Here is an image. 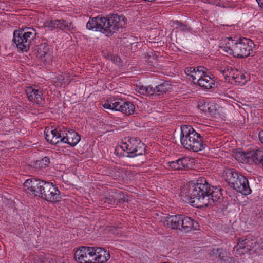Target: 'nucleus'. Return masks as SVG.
Masks as SVG:
<instances>
[{"mask_svg": "<svg viewBox=\"0 0 263 263\" xmlns=\"http://www.w3.org/2000/svg\"><path fill=\"white\" fill-rule=\"evenodd\" d=\"M186 190L188 194L186 196L190 198L189 202L193 206L201 208L214 203L222 209L226 208L222 189L211 186L204 177L199 178L196 183L187 187Z\"/></svg>", "mask_w": 263, "mask_h": 263, "instance_id": "nucleus-1", "label": "nucleus"}, {"mask_svg": "<svg viewBox=\"0 0 263 263\" xmlns=\"http://www.w3.org/2000/svg\"><path fill=\"white\" fill-rule=\"evenodd\" d=\"M24 186L27 192L35 196H39L47 202L55 203L62 199L61 192L53 183L30 178L24 182Z\"/></svg>", "mask_w": 263, "mask_h": 263, "instance_id": "nucleus-2", "label": "nucleus"}, {"mask_svg": "<svg viewBox=\"0 0 263 263\" xmlns=\"http://www.w3.org/2000/svg\"><path fill=\"white\" fill-rule=\"evenodd\" d=\"M125 17L117 14L108 15L106 17H95L90 18L86 24L88 30L95 29L106 36L110 37L125 24Z\"/></svg>", "mask_w": 263, "mask_h": 263, "instance_id": "nucleus-3", "label": "nucleus"}, {"mask_svg": "<svg viewBox=\"0 0 263 263\" xmlns=\"http://www.w3.org/2000/svg\"><path fill=\"white\" fill-rule=\"evenodd\" d=\"M255 46L254 42L246 37H231L220 48L229 54L234 57L245 58L253 52Z\"/></svg>", "mask_w": 263, "mask_h": 263, "instance_id": "nucleus-4", "label": "nucleus"}, {"mask_svg": "<svg viewBox=\"0 0 263 263\" xmlns=\"http://www.w3.org/2000/svg\"><path fill=\"white\" fill-rule=\"evenodd\" d=\"M180 139L184 148L194 152L201 151L207 146L204 136L190 125H184L181 127Z\"/></svg>", "mask_w": 263, "mask_h": 263, "instance_id": "nucleus-5", "label": "nucleus"}, {"mask_svg": "<svg viewBox=\"0 0 263 263\" xmlns=\"http://www.w3.org/2000/svg\"><path fill=\"white\" fill-rule=\"evenodd\" d=\"M36 31L33 28L22 27L13 32V42L19 50L27 52L36 39Z\"/></svg>", "mask_w": 263, "mask_h": 263, "instance_id": "nucleus-6", "label": "nucleus"}, {"mask_svg": "<svg viewBox=\"0 0 263 263\" xmlns=\"http://www.w3.org/2000/svg\"><path fill=\"white\" fill-rule=\"evenodd\" d=\"M226 181L231 187L242 195L251 194V190L248 179L238 171L234 169H229L226 172Z\"/></svg>", "mask_w": 263, "mask_h": 263, "instance_id": "nucleus-7", "label": "nucleus"}, {"mask_svg": "<svg viewBox=\"0 0 263 263\" xmlns=\"http://www.w3.org/2000/svg\"><path fill=\"white\" fill-rule=\"evenodd\" d=\"M120 149L126 153L124 156L133 158L136 156H141L145 153V146L144 143L138 138H130L128 141L123 143L117 148L119 151Z\"/></svg>", "mask_w": 263, "mask_h": 263, "instance_id": "nucleus-8", "label": "nucleus"}, {"mask_svg": "<svg viewBox=\"0 0 263 263\" xmlns=\"http://www.w3.org/2000/svg\"><path fill=\"white\" fill-rule=\"evenodd\" d=\"M103 106L106 109L120 111L126 115H132L135 110V105L131 102H124L114 97L108 98L103 104Z\"/></svg>", "mask_w": 263, "mask_h": 263, "instance_id": "nucleus-9", "label": "nucleus"}, {"mask_svg": "<svg viewBox=\"0 0 263 263\" xmlns=\"http://www.w3.org/2000/svg\"><path fill=\"white\" fill-rule=\"evenodd\" d=\"M262 156L263 149L259 148L251 151H238L235 154L236 159L242 163L255 162L257 164Z\"/></svg>", "mask_w": 263, "mask_h": 263, "instance_id": "nucleus-10", "label": "nucleus"}, {"mask_svg": "<svg viewBox=\"0 0 263 263\" xmlns=\"http://www.w3.org/2000/svg\"><path fill=\"white\" fill-rule=\"evenodd\" d=\"M45 28L52 31L59 29L63 31L73 32L76 30L73 23L67 22L63 19L47 20L44 24Z\"/></svg>", "mask_w": 263, "mask_h": 263, "instance_id": "nucleus-11", "label": "nucleus"}, {"mask_svg": "<svg viewBox=\"0 0 263 263\" xmlns=\"http://www.w3.org/2000/svg\"><path fill=\"white\" fill-rule=\"evenodd\" d=\"M257 246H258V244L255 239L247 237L245 239H239L236 247L237 251H239V253H248L251 254L256 252Z\"/></svg>", "mask_w": 263, "mask_h": 263, "instance_id": "nucleus-12", "label": "nucleus"}, {"mask_svg": "<svg viewBox=\"0 0 263 263\" xmlns=\"http://www.w3.org/2000/svg\"><path fill=\"white\" fill-rule=\"evenodd\" d=\"M25 92L29 102L39 106L43 104L44 98L41 89L34 86H27Z\"/></svg>", "mask_w": 263, "mask_h": 263, "instance_id": "nucleus-13", "label": "nucleus"}, {"mask_svg": "<svg viewBox=\"0 0 263 263\" xmlns=\"http://www.w3.org/2000/svg\"><path fill=\"white\" fill-rule=\"evenodd\" d=\"M63 137L62 143H67L72 147L75 146L80 141V136L73 129H68L64 127H62Z\"/></svg>", "mask_w": 263, "mask_h": 263, "instance_id": "nucleus-14", "label": "nucleus"}, {"mask_svg": "<svg viewBox=\"0 0 263 263\" xmlns=\"http://www.w3.org/2000/svg\"><path fill=\"white\" fill-rule=\"evenodd\" d=\"M182 215H169L162 218L163 225L167 228L180 230Z\"/></svg>", "mask_w": 263, "mask_h": 263, "instance_id": "nucleus-15", "label": "nucleus"}, {"mask_svg": "<svg viewBox=\"0 0 263 263\" xmlns=\"http://www.w3.org/2000/svg\"><path fill=\"white\" fill-rule=\"evenodd\" d=\"M192 161L189 157H182L179 159L170 161L167 165L174 170H185L191 167Z\"/></svg>", "mask_w": 263, "mask_h": 263, "instance_id": "nucleus-16", "label": "nucleus"}, {"mask_svg": "<svg viewBox=\"0 0 263 263\" xmlns=\"http://www.w3.org/2000/svg\"><path fill=\"white\" fill-rule=\"evenodd\" d=\"M180 231L187 233L197 229L198 223L192 218L182 215Z\"/></svg>", "mask_w": 263, "mask_h": 263, "instance_id": "nucleus-17", "label": "nucleus"}, {"mask_svg": "<svg viewBox=\"0 0 263 263\" xmlns=\"http://www.w3.org/2000/svg\"><path fill=\"white\" fill-rule=\"evenodd\" d=\"M95 250L94 263H104L109 259L110 255L106 250L101 247H95Z\"/></svg>", "mask_w": 263, "mask_h": 263, "instance_id": "nucleus-18", "label": "nucleus"}, {"mask_svg": "<svg viewBox=\"0 0 263 263\" xmlns=\"http://www.w3.org/2000/svg\"><path fill=\"white\" fill-rule=\"evenodd\" d=\"M115 200L114 190H112L109 192L107 197H104L100 200L99 205L103 208L116 205Z\"/></svg>", "mask_w": 263, "mask_h": 263, "instance_id": "nucleus-19", "label": "nucleus"}, {"mask_svg": "<svg viewBox=\"0 0 263 263\" xmlns=\"http://www.w3.org/2000/svg\"><path fill=\"white\" fill-rule=\"evenodd\" d=\"M196 85L204 89H209L213 88L215 84L213 79L206 73L203 74V77L197 82Z\"/></svg>", "mask_w": 263, "mask_h": 263, "instance_id": "nucleus-20", "label": "nucleus"}, {"mask_svg": "<svg viewBox=\"0 0 263 263\" xmlns=\"http://www.w3.org/2000/svg\"><path fill=\"white\" fill-rule=\"evenodd\" d=\"M172 89L171 85L168 82H164L155 87H153V95L163 96L164 94Z\"/></svg>", "mask_w": 263, "mask_h": 263, "instance_id": "nucleus-21", "label": "nucleus"}, {"mask_svg": "<svg viewBox=\"0 0 263 263\" xmlns=\"http://www.w3.org/2000/svg\"><path fill=\"white\" fill-rule=\"evenodd\" d=\"M86 246H81L74 253V259L79 263H87L86 253L89 254L90 252L86 250Z\"/></svg>", "mask_w": 263, "mask_h": 263, "instance_id": "nucleus-22", "label": "nucleus"}, {"mask_svg": "<svg viewBox=\"0 0 263 263\" xmlns=\"http://www.w3.org/2000/svg\"><path fill=\"white\" fill-rule=\"evenodd\" d=\"M207 68L203 66H198L196 67L195 71L193 72L192 81L195 84H197V82L203 77V74L207 73Z\"/></svg>", "mask_w": 263, "mask_h": 263, "instance_id": "nucleus-23", "label": "nucleus"}, {"mask_svg": "<svg viewBox=\"0 0 263 263\" xmlns=\"http://www.w3.org/2000/svg\"><path fill=\"white\" fill-rule=\"evenodd\" d=\"M116 205L128 202V196L122 191L114 189Z\"/></svg>", "mask_w": 263, "mask_h": 263, "instance_id": "nucleus-24", "label": "nucleus"}, {"mask_svg": "<svg viewBox=\"0 0 263 263\" xmlns=\"http://www.w3.org/2000/svg\"><path fill=\"white\" fill-rule=\"evenodd\" d=\"M173 26L175 27V29L181 32L190 31L192 29L186 24L181 23L179 21H173Z\"/></svg>", "mask_w": 263, "mask_h": 263, "instance_id": "nucleus-25", "label": "nucleus"}, {"mask_svg": "<svg viewBox=\"0 0 263 263\" xmlns=\"http://www.w3.org/2000/svg\"><path fill=\"white\" fill-rule=\"evenodd\" d=\"M235 76H233V80L237 85H243L246 84L247 80L243 73L237 70V73H235Z\"/></svg>", "mask_w": 263, "mask_h": 263, "instance_id": "nucleus-26", "label": "nucleus"}, {"mask_svg": "<svg viewBox=\"0 0 263 263\" xmlns=\"http://www.w3.org/2000/svg\"><path fill=\"white\" fill-rule=\"evenodd\" d=\"M232 66L229 65L228 63L223 62L221 63L217 68V69L219 72L224 76L226 73L228 72L229 70H231Z\"/></svg>", "mask_w": 263, "mask_h": 263, "instance_id": "nucleus-27", "label": "nucleus"}, {"mask_svg": "<svg viewBox=\"0 0 263 263\" xmlns=\"http://www.w3.org/2000/svg\"><path fill=\"white\" fill-rule=\"evenodd\" d=\"M86 250H88L87 252H90L89 254L86 253L87 263H94V256H95V252L96 251L95 250V247L86 246Z\"/></svg>", "mask_w": 263, "mask_h": 263, "instance_id": "nucleus-28", "label": "nucleus"}, {"mask_svg": "<svg viewBox=\"0 0 263 263\" xmlns=\"http://www.w3.org/2000/svg\"><path fill=\"white\" fill-rule=\"evenodd\" d=\"M138 92L143 95H147L149 96H153V87L149 86H141L139 88Z\"/></svg>", "mask_w": 263, "mask_h": 263, "instance_id": "nucleus-29", "label": "nucleus"}, {"mask_svg": "<svg viewBox=\"0 0 263 263\" xmlns=\"http://www.w3.org/2000/svg\"><path fill=\"white\" fill-rule=\"evenodd\" d=\"M44 136L47 141L49 143L52 144H57V141H55L56 138H53V136L52 135L51 133H50V129H46L45 130Z\"/></svg>", "mask_w": 263, "mask_h": 263, "instance_id": "nucleus-30", "label": "nucleus"}, {"mask_svg": "<svg viewBox=\"0 0 263 263\" xmlns=\"http://www.w3.org/2000/svg\"><path fill=\"white\" fill-rule=\"evenodd\" d=\"M50 133L53 136V138H56V141H57V144L59 142H62V138L63 137L62 128H60L59 130L57 129H53L50 130Z\"/></svg>", "mask_w": 263, "mask_h": 263, "instance_id": "nucleus-31", "label": "nucleus"}, {"mask_svg": "<svg viewBox=\"0 0 263 263\" xmlns=\"http://www.w3.org/2000/svg\"><path fill=\"white\" fill-rule=\"evenodd\" d=\"M50 163V159L48 157H45L41 160L36 161V164L41 168H45L48 166Z\"/></svg>", "mask_w": 263, "mask_h": 263, "instance_id": "nucleus-32", "label": "nucleus"}, {"mask_svg": "<svg viewBox=\"0 0 263 263\" xmlns=\"http://www.w3.org/2000/svg\"><path fill=\"white\" fill-rule=\"evenodd\" d=\"M195 69L196 67H188L185 68L184 72L187 76L190 77L189 79L191 78L192 79L194 75L193 72L195 71Z\"/></svg>", "mask_w": 263, "mask_h": 263, "instance_id": "nucleus-33", "label": "nucleus"}, {"mask_svg": "<svg viewBox=\"0 0 263 263\" xmlns=\"http://www.w3.org/2000/svg\"><path fill=\"white\" fill-rule=\"evenodd\" d=\"M220 254L218 257V259H219L220 260H223L224 261H228L230 258L227 256L226 252L224 250L221 249V250H220Z\"/></svg>", "mask_w": 263, "mask_h": 263, "instance_id": "nucleus-34", "label": "nucleus"}, {"mask_svg": "<svg viewBox=\"0 0 263 263\" xmlns=\"http://www.w3.org/2000/svg\"><path fill=\"white\" fill-rule=\"evenodd\" d=\"M220 250H221V249H220V248H213L210 251V254L211 255L215 256L216 258H218L219 255L220 254Z\"/></svg>", "mask_w": 263, "mask_h": 263, "instance_id": "nucleus-35", "label": "nucleus"}, {"mask_svg": "<svg viewBox=\"0 0 263 263\" xmlns=\"http://www.w3.org/2000/svg\"><path fill=\"white\" fill-rule=\"evenodd\" d=\"M43 263H57V260H55V257L48 256L45 258V260L43 261Z\"/></svg>", "mask_w": 263, "mask_h": 263, "instance_id": "nucleus-36", "label": "nucleus"}, {"mask_svg": "<svg viewBox=\"0 0 263 263\" xmlns=\"http://www.w3.org/2000/svg\"><path fill=\"white\" fill-rule=\"evenodd\" d=\"M42 58L44 61L49 63V62L52 60V55L50 53L45 52Z\"/></svg>", "mask_w": 263, "mask_h": 263, "instance_id": "nucleus-37", "label": "nucleus"}, {"mask_svg": "<svg viewBox=\"0 0 263 263\" xmlns=\"http://www.w3.org/2000/svg\"><path fill=\"white\" fill-rule=\"evenodd\" d=\"M235 73H237V70L236 69L233 68L230 73V75H228V77H227V80H230V78L233 80V76H235Z\"/></svg>", "mask_w": 263, "mask_h": 263, "instance_id": "nucleus-38", "label": "nucleus"}, {"mask_svg": "<svg viewBox=\"0 0 263 263\" xmlns=\"http://www.w3.org/2000/svg\"><path fill=\"white\" fill-rule=\"evenodd\" d=\"M114 62L120 63L121 61V58L118 56H114L112 59Z\"/></svg>", "mask_w": 263, "mask_h": 263, "instance_id": "nucleus-39", "label": "nucleus"}, {"mask_svg": "<svg viewBox=\"0 0 263 263\" xmlns=\"http://www.w3.org/2000/svg\"><path fill=\"white\" fill-rule=\"evenodd\" d=\"M259 138L260 142L263 144V130L259 132Z\"/></svg>", "mask_w": 263, "mask_h": 263, "instance_id": "nucleus-40", "label": "nucleus"}, {"mask_svg": "<svg viewBox=\"0 0 263 263\" xmlns=\"http://www.w3.org/2000/svg\"><path fill=\"white\" fill-rule=\"evenodd\" d=\"M234 68L232 66L231 67V70H229L228 71V72L227 73H226L224 74V76H223L224 77V78L226 79V80H227L228 79H227V77H228V75H230V73L231 72V71L232 70V69H233Z\"/></svg>", "mask_w": 263, "mask_h": 263, "instance_id": "nucleus-41", "label": "nucleus"}, {"mask_svg": "<svg viewBox=\"0 0 263 263\" xmlns=\"http://www.w3.org/2000/svg\"><path fill=\"white\" fill-rule=\"evenodd\" d=\"M257 164H260L263 167V156L262 157V158H261V159L259 160H258V163Z\"/></svg>", "mask_w": 263, "mask_h": 263, "instance_id": "nucleus-42", "label": "nucleus"}, {"mask_svg": "<svg viewBox=\"0 0 263 263\" xmlns=\"http://www.w3.org/2000/svg\"><path fill=\"white\" fill-rule=\"evenodd\" d=\"M258 3V4L263 5V0H256Z\"/></svg>", "mask_w": 263, "mask_h": 263, "instance_id": "nucleus-43", "label": "nucleus"}]
</instances>
